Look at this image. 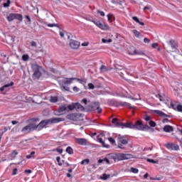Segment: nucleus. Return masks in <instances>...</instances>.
Instances as JSON below:
<instances>
[{
  "instance_id": "nucleus-42",
  "label": "nucleus",
  "mask_w": 182,
  "mask_h": 182,
  "mask_svg": "<svg viewBox=\"0 0 182 182\" xmlns=\"http://www.w3.org/2000/svg\"><path fill=\"white\" fill-rule=\"evenodd\" d=\"M25 19H26V22H28L29 23H32V20L31 19V17L28 15L24 16Z\"/></svg>"
},
{
  "instance_id": "nucleus-52",
  "label": "nucleus",
  "mask_w": 182,
  "mask_h": 182,
  "mask_svg": "<svg viewBox=\"0 0 182 182\" xmlns=\"http://www.w3.org/2000/svg\"><path fill=\"white\" fill-rule=\"evenodd\" d=\"M55 151L60 154H62V153H63V149H57Z\"/></svg>"
},
{
  "instance_id": "nucleus-6",
  "label": "nucleus",
  "mask_w": 182,
  "mask_h": 182,
  "mask_svg": "<svg viewBox=\"0 0 182 182\" xmlns=\"http://www.w3.org/2000/svg\"><path fill=\"white\" fill-rule=\"evenodd\" d=\"M75 103L71 105H64L58 108V112H70V110H75Z\"/></svg>"
},
{
  "instance_id": "nucleus-63",
  "label": "nucleus",
  "mask_w": 182,
  "mask_h": 182,
  "mask_svg": "<svg viewBox=\"0 0 182 182\" xmlns=\"http://www.w3.org/2000/svg\"><path fill=\"white\" fill-rule=\"evenodd\" d=\"M89 46V43H82V46Z\"/></svg>"
},
{
  "instance_id": "nucleus-20",
  "label": "nucleus",
  "mask_w": 182,
  "mask_h": 182,
  "mask_svg": "<svg viewBox=\"0 0 182 182\" xmlns=\"http://www.w3.org/2000/svg\"><path fill=\"white\" fill-rule=\"evenodd\" d=\"M119 105L123 106L124 107H127L128 109H133V107H132V105L129 102H120Z\"/></svg>"
},
{
  "instance_id": "nucleus-25",
  "label": "nucleus",
  "mask_w": 182,
  "mask_h": 182,
  "mask_svg": "<svg viewBox=\"0 0 182 182\" xmlns=\"http://www.w3.org/2000/svg\"><path fill=\"white\" fill-rule=\"evenodd\" d=\"M15 14H10L7 17L6 19L9 21V22H12L15 19Z\"/></svg>"
},
{
  "instance_id": "nucleus-28",
  "label": "nucleus",
  "mask_w": 182,
  "mask_h": 182,
  "mask_svg": "<svg viewBox=\"0 0 182 182\" xmlns=\"http://www.w3.org/2000/svg\"><path fill=\"white\" fill-rule=\"evenodd\" d=\"M66 153L68 154H73V149L70 146H68L65 149Z\"/></svg>"
},
{
  "instance_id": "nucleus-49",
  "label": "nucleus",
  "mask_w": 182,
  "mask_h": 182,
  "mask_svg": "<svg viewBox=\"0 0 182 182\" xmlns=\"http://www.w3.org/2000/svg\"><path fill=\"white\" fill-rule=\"evenodd\" d=\"M31 45L33 48H37L38 45L36 44V42L35 41H31Z\"/></svg>"
},
{
  "instance_id": "nucleus-38",
  "label": "nucleus",
  "mask_w": 182,
  "mask_h": 182,
  "mask_svg": "<svg viewBox=\"0 0 182 182\" xmlns=\"http://www.w3.org/2000/svg\"><path fill=\"white\" fill-rule=\"evenodd\" d=\"M109 141L111 143V144L116 146V140H114V139H113V137H109L108 138Z\"/></svg>"
},
{
  "instance_id": "nucleus-43",
  "label": "nucleus",
  "mask_w": 182,
  "mask_h": 182,
  "mask_svg": "<svg viewBox=\"0 0 182 182\" xmlns=\"http://www.w3.org/2000/svg\"><path fill=\"white\" fill-rule=\"evenodd\" d=\"M4 8H9V5H11V0H7L6 3H4Z\"/></svg>"
},
{
  "instance_id": "nucleus-26",
  "label": "nucleus",
  "mask_w": 182,
  "mask_h": 182,
  "mask_svg": "<svg viewBox=\"0 0 182 182\" xmlns=\"http://www.w3.org/2000/svg\"><path fill=\"white\" fill-rule=\"evenodd\" d=\"M6 41L9 43H14V42H15V37H14L12 36H7Z\"/></svg>"
},
{
  "instance_id": "nucleus-18",
  "label": "nucleus",
  "mask_w": 182,
  "mask_h": 182,
  "mask_svg": "<svg viewBox=\"0 0 182 182\" xmlns=\"http://www.w3.org/2000/svg\"><path fill=\"white\" fill-rule=\"evenodd\" d=\"M11 86H14V82H11L10 84L4 85L3 87L0 88V91L4 92V90H5L6 92L9 90V87H11Z\"/></svg>"
},
{
  "instance_id": "nucleus-22",
  "label": "nucleus",
  "mask_w": 182,
  "mask_h": 182,
  "mask_svg": "<svg viewBox=\"0 0 182 182\" xmlns=\"http://www.w3.org/2000/svg\"><path fill=\"white\" fill-rule=\"evenodd\" d=\"M43 25H47L48 28H58V29H61L60 27L56 23H48L47 22L43 23Z\"/></svg>"
},
{
  "instance_id": "nucleus-64",
  "label": "nucleus",
  "mask_w": 182,
  "mask_h": 182,
  "mask_svg": "<svg viewBox=\"0 0 182 182\" xmlns=\"http://www.w3.org/2000/svg\"><path fill=\"white\" fill-rule=\"evenodd\" d=\"M78 82H80V83H85V81L83 80H80V79H77Z\"/></svg>"
},
{
  "instance_id": "nucleus-24",
  "label": "nucleus",
  "mask_w": 182,
  "mask_h": 182,
  "mask_svg": "<svg viewBox=\"0 0 182 182\" xmlns=\"http://www.w3.org/2000/svg\"><path fill=\"white\" fill-rule=\"evenodd\" d=\"M75 110L77 112H82V110H85V107H83L82 105L79 103H75Z\"/></svg>"
},
{
  "instance_id": "nucleus-35",
  "label": "nucleus",
  "mask_w": 182,
  "mask_h": 182,
  "mask_svg": "<svg viewBox=\"0 0 182 182\" xmlns=\"http://www.w3.org/2000/svg\"><path fill=\"white\" fill-rule=\"evenodd\" d=\"M100 69V72L102 73L107 72V68L106 67V65H101Z\"/></svg>"
},
{
  "instance_id": "nucleus-7",
  "label": "nucleus",
  "mask_w": 182,
  "mask_h": 182,
  "mask_svg": "<svg viewBox=\"0 0 182 182\" xmlns=\"http://www.w3.org/2000/svg\"><path fill=\"white\" fill-rule=\"evenodd\" d=\"M89 21L90 22H92V23H95V25H96V26H97V28H99L102 31H109V29H110V28H109L108 26L106 25V23H102L99 21H97L95 20H89Z\"/></svg>"
},
{
  "instance_id": "nucleus-62",
  "label": "nucleus",
  "mask_w": 182,
  "mask_h": 182,
  "mask_svg": "<svg viewBox=\"0 0 182 182\" xmlns=\"http://www.w3.org/2000/svg\"><path fill=\"white\" fill-rule=\"evenodd\" d=\"M82 102L85 103V105H87V100L84 98V99H82Z\"/></svg>"
},
{
  "instance_id": "nucleus-60",
  "label": "nucleus",
  "mask_w": 182,
  "mask_h": 182,
  "mask_svg": "<svg viewBox=\"0 0 182 182\" xmlns=\"http://www.w3.org/2000/svg\"><path fill=\"white\" fill-rule=\"evenodd\" d=\"M73 91L77 92H79V88L77 87H74Z\"/></svg>"
},
{
  "instance_id": "nucleus-53",
  "label": "nucleus",
  "mask_w": 182,
  "mask_h": 182,
  "mask_svg": "<svg viewBox=\"0 0 182 182\" xmlns=\"http://www.w3.org/2000/svg\"><path fill=\"white\" fill-rule=\"evenodd\" d=\"M11 156H14L15 157V156H18V151H13L11 152Z\"/></svg>"
},
{
  "instance_id": "nucleus-14",
  "label": "nucleus",
  "mask_w": 182,
  "mask_h": 182,
  "mask_svg": "<svg viewBox=\"0 0 182 182\" xmlns=\"http://www.w3.org/2000/svg\"><path fill=\"white\" fill-rule=\"evenodd\" d=\"M60 122H63V119L59 118V117H53V118H50V119H48V123L50 124L59 123Z\"/></svg>"
},
{
  "instance_id": "nucleus-56",
  "label": "nucleus",
  "mask_w": 182,
  "mask_h": 182,
  "mask_svg": "<svg viewBox=\"0 0 182 182\" xmlns=\"http://www.w3.org/2000/svg\"><path fill=\"white\" fill-rule=\"evenodd\" d=\"M157 46H159V44H157V43H152V48H154V49H156V48H157Z\"/></svg>"
},
{
  "instance_id": "nucleus-44",
  "label": "nucleus",
  "mask_w": 182,
  "mask_h": 182,
  "mask_svg": "<svg viewBox=\"0 0 182 182\" xmlns=\"http://www.w3.org/2000/svg\"><path fill=\"white\" fill-rule=\"evenodd\" d=\"M146 161H148V163H152V164H157V161H154V159H147Z\"/></svg>"
},
{
  "instance_id": "nucleus-46",
  "label": "nucleus",
  "mask_w": 182,
  "mask_h": 182,
  "mask_svg": "<svg viewBox=\"0 0 182 182\" xmlns=\"http://www.w3.org/2000/svg\"><path fill=\"white\" fill-rule=\"evenodd\" d=\"M112 18H113V15L111 14H109L107 15V19H108L109 22H112V21H113V20L112 19Z\"/></svg>"
},
{
  "instance_id": "nucleus-2",
  "label": "nucleus",
  "mask_w": 182,
  "mask_h": 182,
  "mask_svg": "<svg viewBox=\"0 0 182 182\" xmlns=\"http://www.w3.org/2000/svg\"><path fill=\"white\" fill-rule=\"evenodd\" d=\"M117 148L121 150H124L127 144H129V138L126 136L119 134L117 136Z\"/></svg>"
},
{
  "instance_id": "nucleus-45",
  "label": "nucleus",
  "mask_w": 182,
  "mask_h": 182,
  "mask_svg": "<svg viewBox=\"0 0 182 182\" xmlns=\"http://www.w3.org/2000/svg\"><path fill=\"white\" fill-rule=\"evenodd\" d=\"M56 160L58 163V166H63V164L62 162H60V156H57Z\"/></svg>"
},
{
  "instance_id": "nucleus-51",
  "label": "nucleus",
  "mask_w": 182,
  "mask_h": 182,
  "mask_svg": "<svg viewBox=\"0 0 182 182\" xmlns=\"http://www.w3.org/2000/svg\"><path fill=\"white\" fill-rule=\"evenodd\" d=\"M177 110L178 112H181L182 113V105H178Z\"/></svg>"
},
{
  "instance_id": "nucleus-23",
  "label": "nucleus",
  "mask_w": 182,
  "mask_h": 182,
  "mask_svg": "<svg viewBox=\"0 0 182 182\" xmlns=\"http://www.w3.org/2000/svg\"><path fill=\"white\" fill-rule=\"evenodd\" d=\"M173 127L170 125H166L164 127V132H165L166 133H170V132H173Z\"/></svg>"
},
{
  "instance_id": "nucleus-55",
  "label": "nucleus",
  "mask_w": 182,
  "mask_h": 182,
  "mask_svg": "<svg viewBox=\"0 0 182 182\" xmlns=\"http://www.w3.org/2000/svg\"><path fill=\"white\" fill-rule=\"evenodd\" d=\"M162 123H168V119L164 117V119L162 121Z\"/></svg>"
},
{
  "instance_id": "nucleus-8",
  "label": "nucleus",
  "mask_w": 182,
  "mask_h": 182,
  "mask_svg": "<svg viewBox=\"0 0 182 182\" xmlns=\"http://www.w3.org/2000/svg\"><path fill=\"white\" fill-rule=\"evenodd\" d=\"M112 124H114V126H115V127H121V129H127L126 123L119 122V119L117 118L112 119Z\"/></svg>"
},
{
  "instance_id": "nucleus-58",
  "label": "nucleus",
  "mask_w": 182,
  "mask_h": 182,
  "mask_svg": "<svg viewBox=\"0 0 182 182\" xmlns=\"http://www.w3.org/2000/svg\"><path fill=\"white\" fill-rule=\"evenodd\" d=\"M18 172V169L17 168H14V170H13V173H12V175L13 176H15V175H16V173Z\"/></svg>"
},
{
  "instance_id": "nucleus-54",
  "label": "nucleus",
  "mask_w": 182,
  "mask_h": 182,
  "mask_svg": "<svg viewBox=\"0 0 182 182\" xmlns=\"http://www.w3.org/2000/svg\"><path fill=\"white\" fill-rule=\"evenodd\" d=\"M144 43H150V39L145 38L144 39Z\"/></svg>"
},
{
  "instance_id": "nucleus-16",
  "label": "nucleus",
  "mask_w": 182,
  "mask_h": 182,
  "mask_svg": "<svg viewBox=\"0 0 182 182\" xmlns=\"http://www.w3.org/2000/svg\"><path fill=\"white\" fill-rule=\"evenodd\" d=\"M97 137V141H98V143H100V144H102L103 147H105L106 149H109V144H107L105 142V141H103V139L100 138V135H98Z\"/></svg>"
},
{
  "instance_id": "nucleus-37",
  "label": "nucleus",
  "mask_w": 182,
  "mask_h": 182,
  "mask_svg": "<svg viewBox=\"0 0 182 182\" xmlns=\"http://www.w3.org/2000/svg\"><path fill=\"white\" fill-rule=\"evenodd\" d=\"M144 119L146 121V122H151V117L149 116V115H145L144 117Z\"/></svg>"
},
{
  "instance_id": "nucleus-50",
  "label": "nucleus",
  "mask_w": 182,
  "mask_h": 182,
  "mask_svg": "<svg viewBox=\"0 0 182 182\" xmlns=\"http://www.w3.org/2000/svg\"><path fill=\"white\" fill-rule=\"evenodd\" d=\"M88 87H89V89L93 90V89H95V85L92 83H89Z\"/></svg>"
},
{
  "instance_id": "nucleus-39",
  "label": "nucleus",
  "mask_w": 182,
  "mask_h": 182,
  "mask_svg": "<svg viewBox=\"0 0 182 182\" xmlns=\"http://www.w3.org/2000/svg\"><path fill=\"white\" fill-rule=\"evenodd\" d=\"M89 163H90V160H89V159H85L84 160H82L81 161V164L83 165V164H89Z\"/></svg>"
},
{
  "instance_id": "nucleus-10",
  "label": "nucleus",
  "mask_w": 182,
  "mask_h": 182,
  "mask_svg": "<svg viewBox=\"0 0 182 182\" xmlns=\"http://www.w3.org/2000/svg\"><path fill=\"white\" fill-rule=\"evenodd\" d=\"M70 46L71 49H79V46H80V43L76 41L75 40H70Z\"/></svg>"
},
{
  "instance_id": "nucleus-3",
  "label": "nucleus",
  "mask_w": 182,
  "mask_h": 182,
  "mask_svg": "<svg viewBox=\"0 0 182 182\" xmlns=\"http://www.w3.org/2000/svg\"><path fill=\"white\" fill-rule=\"evenodd\" d=\"M73 80H75V78H65L58 80L61 90L69 92V85H70Z\"/></svg>"
},
{
  "instance_id": "nucleus-19",
  "label": "nucleus",
  "mask_w": 182,
  "mask_h": 182,
  "mask_svg": "<svg viewBox=\"0 0 182 182\" xmlns=\"http://www.w3.org/2000/svg\"><path fill=\"white\" fill-rule=\"evenodd\" d=\"M42 76V71H34L33 74V79H39Z\"/></svg>"
},
{
  "instance_id": "nucleus-21",
  "label": "nucleus",
  "mask_w": 182,
  "mask_h": 182,
  "mask_svg": "<svg viewBox=\"0 0 182 182\" xmlns=\"http://www.w3.org/2000/svg\"><path fill=\"white\" fill-rule=\"evenodd\" d=\"M169 45L172 49V50H174V49H177V43L174 40H171L169 41Z\"/></svg>"
},
{
  "instance_id": "nucleus-13",
  "label": "nucleus",
  "mask_w": 182,
  "mask_h": 182,
  "mask_svg": "<svg viewBox=\"0 0 182 182\" xmlns=\"http://www.w3.org/2000/svg\"><path fill=\"white\" fill-rule=\"evenodd\" d=\"M75 141L80 146H86L87 144V139L85 138H76Z\"/></svg>"
},
{
  "instance_id": "nucleus-27",
  "label": "nucleus",
  "mask_w": 182,
  "mask_h": 182,
  "mask_svg": "<svg viewBox=\"0 0 182 182\" xmlns=\"http://www.w3.org/2000/svg\"><path fill=\"white\" fill-rule=\"evenodd\" d=\"M103 161H105L107 164H110V161L107 158H104L103 159H99L98 163L101 164V163H103Z\"/></svg>"
},
{
  "instance_id": "nucleus-9",
  "label": "nucleus",
  "mask_w": 182,
  "mask_h": 182,
  "mask_svg": "<svg viewBox=\"0 0 182 182\" xmlns=\"http://www.w3.org/2000/svg\"><path fill=\"white\" fill-rule=\"evenodd\" d=\"M48 124H50L48 119L43 120L38 125L36 124V129L38 131L42 130V129H43V127L46 126H48Z\"/></svg>"
},
{
  "instance_id": "nucleus-4",
  "label": "nucleus",
  "mask_w": 182,
  "mask_h": 182,
  "mask_svg": "<svg viewBox=\"0 0 182 182\" xmlns=\"http://www.w3.org/2000/svg\"><path fill=\"white\" fill-rule=\"evenodd\" d=\"M111 157L115 161H122V160H129V159L132 157V155L128 154L119 153V154H113Z\"/></svg>"
},
{
  "instance_id": "nucleus-36",
  "label": "nucleus",
  "mask_w": 182,
  "mask_h": 182,
  "mask_svg": "<svg viewBox=\"0 0 182 182\" xmlns=\"http://www.w3.org/2000/svg\"><path fill=\"white\" fill-rule=\"evenodd\" d=\"M102 43H111V42H112V41L111 38H109V39L102 38Z\"/></svg>"
},
{
  "instance_id": "nucleus-61",
  "label": "nucleus",
  "mask_w": 182,
  "mask_h": 182,
  "mask_svg": "<svg viewBox=\"0 0 182 182\" xmlns=\"http://www.w3.org/2000/svg\"><path fill=\"white\" fill-rule=\"evenodd\" d=\"M68 119H73V117H75V115L74 114H70V115H68Z\"/></svg>"
},
{
  "instance_id": "nucleus-15",
  "label": "nucleus",
  "mask_w": 182,
  "mask_h": 182,
  "mask_svg": "<svg viewBox=\"0 0 182 182\" xmlns=\"http://www.w3.org/2000/svg\"><path fill=\"white\" fill-rule=\"evenodd\" d=\"M152 112L153 113H155V114H159V116H161V117H170V115H168L159 109H154Z\"/></svg>"
},
{
  "instance_id": "nucleus-40",
  "label": "nucleus",
  "mask_w": 182,
  "mask_h": 182,
  "mask_svg": "<svg viewBox=\"0 0 182 182\" xmlns=\"http://www.w3.org/2000/svg\"><path fill=\"white\" fill-rule=\"evenodd\" d=\"M149 124L151 127H156V122L152 120L149 121Z\"/></svg>"
},
{
  "instance_id": "nucleus-1",
  "label": "nucleus",
  "mask_w": 182,
  "mask_h": 182,
  "mask_svg": "<svg viewBox=\"0 0 182 182\" xmlns=\"http://www.w3.org/2000/svg\"><path fill=\"white\" fill-rule=\"evenodd\" d=\"M126 128L127 129H134L136 130L144 131L146 129L149 128L147 124H143V122L141 121H136L134 124L132 122H127L126 123Z\"/></svg>"
},
{
  "instance_id": "nucleus-31",
  "label": "nucleus",
  "mask_w": 182,
  "mask_h": 182,
  "mask_svg": "<svg viewBox=\"0 0 182 182\" xmlns=\"http://www.w3.org/2000/svg\"><path fill=\"white\" fill-rule=\"evenodd\" d=\"M50 102L51 103H56V102H58V97L55 96H51L50 98Z\"/></svg>"
},
{
  "instance_id": "nucleus-47",
  "label": "nucleus",
  "mask_w": 182,
  "mask_h": 182,
  "mask_svg": "<svg viewBox=\"0 0 182 182\" xmlns=\"http://www.w3.org/2000/svg\"><path fill=\"white\" fill-rule=\"evenodd\" d=\"M97 14H100V15L101 16H105V15H106L103 11H100V10H97Z\"/></svg>"
},
{
  "instance_id": "nucleus-32",
  "label": "nucleus",
  "mask_w": 182,
  "mask_h": 182,
  "mask_svg": "<svg viewBox=\"0 0 182 182\" xmlns=\"http://www.w3.org/2000/svg\"><path fill=\"white\" fill-rule=\"evenodd\" d=\"M15 16H16L15 19H18V21H19L20 22H22V19L23 18L21 14H15Z\"/></svg>"
},
{
  "instance_id": "nucleus-41",
  "label": "nucleus",
  "mask_w": 182,
  "mask_h": 182,
  "mask_svg": "<svg viewBox=\"0 0 182 182\" xmlns=\"http://www.w3.org/2000/svg\"><path fill=\"white\" fill-rule=\"evenodd\" d=\"M131 173H134V174H137L139 173V169L136 168H131L130 169Z\"/></svg>"
},
{
  "instance_id": "nucleus-34",
  "label": "nucleus",
  "mask_w": 182,
  "mask_h": 182,
  "mask_svg": "<svg viewBox=\"0 0 182 182\" xmlns=\"http://www.w3.org/2000/svg\"><path fill=\"white\" fill-rule=\"evenodd\" d=\"M22 60L24 62H28V60H29V55L28 54H24L22 55Z\"/></svg>"
},
{
  "instance_id": "nucleus-57",
  "label": "nucleus",
  "mask_w": 182,
  "mask_h": 182,
  "mask_svg": "<svg viewBox=\"0 0 182 182\" xmlns=\"http://www.w3.org/2000/svg\"><path fill=\"white\" fill-rule=\"evenodd\" d=\"M25 173H26L27 174H31V173H32V170L31 169H26L24 171Z\"/></svg>"
},
{
  "instance_id": "nucleus-12",
  "label": "nucleus",
  "mask_w": 182,
  "mask_h": 182,
  "mask_svg": "<svg viewBox=\"0 0 182 182\" xmlns=\"http://www.w3.org/2000/svg\"><path fill=\"white\" fill-rule=\"evenodd\" d=\"M92 110H97V113H102V108H100V103L99 102L92 103Z\"/></svg>"
},
{
  "instance_id": "nucleus-30",
  "label": "nucleus",
  "mask_w": 182,
  "mask_h": 182,
  "mask_svg": "<svg viewBox=\"0 0 182 182\" xmlns=\"http://www.w3.org/2000/svg\"><path fill=\"white\" fill-rule=\"evenodd\" d=\"M158 96L160 102H164L166 100V95L164 94H159Z\"/></svg>"
},
{
  "instance_id": "nucleus-33",
  "label": "nucleus",
  "mask_w": 182,
  "mask_h": 182,
  "mask_svg": "<svg viewBox=\"0 0 182 182\" xmlns=\"http://www.w3.org/2000/svg\"><path fill=\"white\" fill-rule=\"evenodd\" d=\"M110 178V175H107L106 173L102 174V176H100L101 180H107V178Z\"/></svg>"
},
{
  "instance_id": "nucleus-17",
  "label": "nucleus",
  "mask_w": 182,
  "mask_h": 182,
  "mask_svg": "<svg viewBox=\"0 0 182 182\" xmlns=\"http://www.w3.org/2000/svg\"><path fill=\"white\" fill-rule=\"evenodd\" d=\"M167 149H168L169 150H178V149H180V147L178 146V145H176L175 144H168L166 145Z\"/></svg>"
},
{
  "instance_id": "nucleus-29",
  "label": "nucleus",
  "mask_w": 182,
  "mask_h": 182,
  "mask_svg": "<svg viewBox=\"0 0 182 182\" xmlns=\"http://www.w3.org/2000/svg\"><path fill=\"white\" fill-rule=\"evenodd\" d=\"M132 33L136 38H140L141 36V34L137 30H132Z\"/></svg>"
},
{
  "instance_id": "nucleus-11",
  "label": "nucleus",
  "mask_w": 182,
  "mask_h": 182,
  "mask_svg": "<svg viewBox=\"0 0 182 182\" xmlns=\"http://www.w3.org/2000/svg\"><path fill=\"white\" fill-rule=\"evenodd\" d=\"M31 69L34 72H39L43 70L42 66L38 65L36 63H33L31 64Z\"/></svg>"
},
{
  "instance_id": "nucleus-48",
  "label": "nucleus",
  "mask_w": 182,
  "mask_h": 182,
  "mask_svg": "<svg viewBox=\"0 0 182 182\" xmlns=\"http://www.w3.org/2000/svg\"><path fill=\"white\" fill-rule=\"evenodd\" d=\"M132 19H133V21H134L137 23H140V20H139V18H137L136 16H133Z\"/></svg>"
},
{
  "instance_id": "nucleus-5",
  "label": "nucleus",
  "mask_w": 182,
  "mask_h": 182,
  "mask_svg": "<svg viewBox=\"0 0 182 182\" xmlns=\"http://www.w3.org/2000/svg\"><path fill=\"white\" fill-rule=\"evenodd\" d=\"M34 130L36 129V123H31L24 127L21 129V132L24 133V134H28V133H31V132H33Z\"/></svg>"
},
{
  "instance_id": "nucleus-59",
  "label": "nucleus",
  "mask_w": 182,
  "mask_h": 182,
  "mask_svg": "<svg viewBox=\"0 0 182 182\" xmlns=\"http://www.w3.org/2000/svg\"><path fill=\"white\" fill-rule=\"evenodd\" d=\"M59 35H60V36L61 38H64V37H65V33H63V32H62V31H60V32H59Z\"/></svg>"
}]
</instances>
